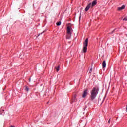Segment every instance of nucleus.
<instances>
[{"instance_id":"nucleus-10","label":"nucleus","mask_w":127,"mask_h":127,"mask_svg":"<svg viewBox=\"0 0 127 127\" xmlns=\"http://www.w3.org/2000/svg\"><path fill=\"white\" fill-rule=\"evenodd\" d=\"M60 68V66H58L57 67H55L56 70H57V72L59 71V68Z\"/></svg>"},{"instance_id":"nucleus-8","label":"nucleus","mask_w":127,"mask_h":127,"mask_svg":"<svg viewBox=\"0 0 127 127\" xmlns=\"http://www.w3.org/2000/svg\"><path fill=\"white\" fill-rule=\"evenodd\" d=\"M102 67H103V68H106V61H103L102 63Z\"/></svg>"},{"instance_id":"nucleus-17","label":"nucleus","mask_w":127,"mask_h":127,"mask_svg":"<svg viewBox=\"0 0 127 127\" xmlns=\"http://www.w3.org/2000/svg\"><path fill=\"white\" fill-rule=\"evenodd\" d=\"M115 31V30L112 31V32H114Z\"/></svg>"},{"instance_id":"nucleus-2","label":"nucleus","mask_w":127,"mask_h":127,"mask_svg":"<svg viewBox=\"0 0 127 127\" xmlns=\"http://www.w3.org/2000/svg\"><path fill=\"white\" fill-rule=\"evenodd\" d=\"M96 4H97L96 0L93 1L92 3H90L88 4L86 7V8H85V11H88L90 7H94V6L96 5Z\"/></svg>"},{"instance_id":"nucleus-3","label":"nucleus","mask_w":127,"mask_h":127,"mask_svg":"<svg viewBox=\"0 0 127 127\" xmlns=\"http://www.w3.org/2000/svg\"><path fill=\"white\" fill-rule=\"evenodd\" d=\"M88 38H86L83 43V49L82 50L84 53H86V52H87V50L88 49Z\"/></svg>"},{"instance_id":"nucleus-16","label":"nucleus","mask_w":127,"mask_h":127,"mask_svg":"<svg viewBox=\"0 0 127 127\" xmlns=\"http://www.w3.org/2000/svg\"><path fill=\"white\" fill-rule=\"evenodd\" d=\"M10 127H15L14 126H11Z\"/></svg>"},{"instance_id":"nucleus-9","label":"nucleus","mask_w":127,"mask_h":127,"mask_svg":"<svg viewBox=\"0 0 127 127\" xmlns=\"http://www.w3.org/2000/svg\"><path fill=\"white\" fill-rule=\"evenodd\" d=\"M25 91H26L27 92H28V91H29V88L27 86H25Z\"/></svg>"},{"instance_id":"nucleus-14","label":"nucleus","mask_w":127,"mask_h":127,"mask_svg":"<svg viewBox=\"0 0 127 127\" xmlns=\"http://www.w3.org/2000/svg\"><path fill=\"white\" fill-rule=\"evenodd\" d=\"M110 123H111V119H109L108 120V124H110Z\"/></svg>"},{"instance_id":"nucleus-13","label":"nucleus","mask_w":127,"mask_h":127,"mask_svg":"<svg viewBox=\"0 0 127 127\" xmlns=\"http://www.w3.org/2000/svg\"><path fill=\"white\" fill-rule=\"evenodd\" d=\"M92 68H90L89 71V73H92Z\"/></svg>"},{"instance_id":"nucleus-18","label":"nucleus","mask_w":127,"mask_h":127,"mask_svg":"<svg viewBox=\"0 0 127 127\" xmlns=\"http://www.w3.org/2000/svg\"><path fill=\"white\" fill-rule=\"evenodd\" d=\"M29 82H30V79H29Z\"/></svg>"},{"instance_id":"nucleus-5","label":"nucleus","mask_w":127,"mask_h":127,"mask_svg":"<svg viewBox=\"0 0 127 127\" xmlns=\"http://www.w3.org/2000/svg\"><path fill=\"white\" fill-rule=\"evenodd\" d=\"M67 34H72V28L70 26H68L67 28Z\"/></svg>"},{"instance_id":"nucleus-11","label":"nucleus","mask_w":127,"mask_h":127,"mask_svg":"<svg viewBox=\"0 0 127 127\" xmlns=\"http://www.w3.org/2000/svg\"><path fill=\"white\" fill-rule=\"evenodd\" d=\"M56 24L58 26H59V25H61V22H57Z\"/></svg>"},{"instance_id":"nucleus-7","label":"nucleus","mask_w":127,"mask_h":127,"mask_svg":"<svg viewBox=\"0 0 127 127\" xmlns=\"http://www.w3.org/2000/svg\"><path fill=\"white\" fill-rule=\"evenodd\" d=\"M123 9H125V5H122L121 7L118 8V10L119 11L123 10Z\"/></svg>"},{"instance_id":"nucleus-12","label":"nucleus","mask_w":127,"mask_h":127,"mask_svg":"<svg viewBox=\"0 0 127 127\" xmlns=\"http://www.w3.org/2000/svg\"><path fill=\"white\" fill-rule=\"evenodd\" d=\"M73 100V102H75V101H76V96H74Z\"/></svg>"},{"instance_id":"nucleus-1","label":"nucleus","mask_w":127,"mask_h":127,"mask_svg":"<svg viewBox=\"0 0 127 127\" xmlns=\"http://www.w3.org/2000/svg\"><path fill=\"white\" fill-rule=\"evenodd\" d=\"M99 93V89L96 88V87H94L91 91L90 95V100L91 101H94L95 99H96V97H97V95H98Z\"/></svg>"},{"instance_id":"nucleus-6","label":"nucleus","mask_w":127,"mask_h":127,"mask_svg":"<svg viewBox=\"0 0 127 127\" xmlns=\"http://www.w3.org/2000/svg\"><path fill=\"white\" fill-rule=\"evenodd\" d=\"M71 36H72V34H67L66 36V39H70L71 38Z\"/></svg>"},{"instance_id":"nucleus-15","label":"nucleus","mask_w":127,"mask_h":127,"mask_svg":"<svg viewBox=\"0 0 127 127\" xmlns=\"http://www.w3.org/2000/svg\"><path fill=\"white\" fill-rule=\"evenodd\" d=\"M126 111L127 112V107H126Z\"/></svg>"},{"instance_id":"nucleus-4","label":"nucleus","mask_w":127,"mask_h":127,"mask_svg":"<svg viewBox=\"0 0 127 127\" xmlns=\"http://www.w3.org/2000/svg\"><path fill=\"white\" fill-rule=\"evenodd\" d=\"M88 89H85L83 94H82V98H86L88 95Z\"/></svg>"}]
</instances>
